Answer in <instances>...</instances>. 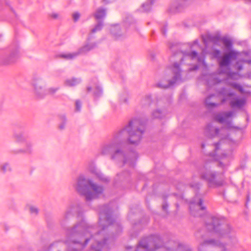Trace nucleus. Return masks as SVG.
<instances>
[{
  "label": "nucleus",
  "instance_id": "nucleus-53",
  "mask_svg": "<svg viewBox=\"0 0 251 251\" xmlns=\"http://www.w3.org/2000/svg\"><path fill=\"white\" fill-rule=\"evenodd\" d=\"M53 246V244H51L50 247H49V248L48 249V250H50V249L51 248V247Z\"/></svg>",
  "mask_w": 251,
  "mask_h": 251
},
{
  "label": "nucleus",
  "instance_id": "nucleus-18",
  "mask_svg": "<svg viewBox=\"0 0 251 251\" xmlns=\"http://www.w3.org/2000/svg\"><path fill=\"white\" fill-rule=\"evenodd\" d=\"M127 24L128 22L126 21L123 27L120 28L119 26H116L112 29V33L116 39L121 40L126 36V27Z\"/></svg>",
  "mask_w": 251,
  "mask_h": 251
},
{
  "label": "nucleus",
  "instance_id": "nucleus-40",
  "mask_svg": "<svg viewBox=\"0 0 251 251\" xmlns=\"http://www.w3.org/2000/svg\"><path fill=\"white\" fill-rule=\"evenodd\" d=\"M75 111L77 112L80 111L81 108V106H82V103H81V101L79 100H76L75 102Z\"/></svg>",
  "mask_w": 251,
  "mask_h": 251
},
{
  "label": "nucleus",
  "instance_id": "nucleus-34",
  "mask_svg": "<svg viewBox=\"0 0 251 251\" xmlns=\"http://www.w3.org/2000/svg\"><path fill=\"white\" fill-rule=\"evenodd\" d=\"M102 90L99 86H97L94 91V96L96 98H99L102 96Z\"/></svg>",
  "mask_w": 251,
  "mask_h": 251
},
{
  "label": "nucleus",
  "instance_id": "nucleus-48",
  "mask_svg": "<svg viewBox=\"0 0 251 251\" xmlns=\"http://www.w3.org/2000/svg\"><path fill=\"white\" fill-rule=\"evenodd\" d=\"M129 26L133 29H136V25L135 21L129 24Z\"/></svg>",
  "mask_w": 251,
  "mask_h": 251
},
{
  "label": "nucleus",
  "instance_id": "nucleus-32",
  "mask_svg": "<svg viewBox=\"0 0 251 251\" xmlns=\"http://www.w3.org/2000/svg\"><path fill=\"white\" fill-rule=\"evenodd\" d=\"M154 0H149L147 2L142 4V8L145 12H148L151 9V6L153 4Z\"/></svg>",
  "mask_w": 251,
  "mask_h": 251
},
{
  "label": "nucleus",
  "instance_id": "nucleus-7",
  "mask_svg": "<svg viewBox=\"0 0 251 251\" xmlns=\"http://www.w3.org/2000/svg\"><path fill=\"white\" fill-rule=\"evenodd\" d=\"M207 229L217 233L219 236L231 239L234 237V230L229 225L226 224L225 219L218 216H211L205 223Z\"/></svg>",
  "mask_w": 251,
  "mask_h": 251
},
{
  "label": "nucleus",
  "instance_id": "nucleus-28",
  "mask_svg": "<svg viewBox=\"0 0 251 251\" xmlns=\"http://www.w3.org/2000/svg\"><path fill=\"white\" fill-rule=\"evenodd\" d=\"M215 95L214 94L211 95L209 96L205 100V104L206 106V107L208 108H211L213 107H215L217 106L219 104L215 103V102H211L209 101L211 97L214 96Z\"/></svg>",
  "mask_w": 251,
  "mask_h": 251
},
{
  "label": "nucleus",
  "instance_id": "nucleus-27",
  "mask_svg": "<svg viewBox=\"0 0 251 251\" xmlns=\"http://www.w3.org/2000/svg\"><path fill=\"white\" fill-rule=\"evenodd\" d=\"M18 49H16L13 51H12L11 53L10 56H9L7 63H11L15 62V61L18 57Z\"/></svg>",
  "mask_w": 251,
  "mask_h": 251
},
{
  "label": "nucleus",
  "instance_id": "nucleus-17",
  "mask_svg": "<svg viewBox=\"0 0 251 251\" xmlns=\"http://www.w3.org/2000/svg\"><path fill=\"white\" fill-rule=\"evenodd\" d=\"M190 3V0H175L172 4L171 9L173 11L180 12Z\"/></svg>",
  "mask_w": 251,
  "mask_h": 251
},
{
  "label": "nucleus",
  "instance_id": "nucleus-39",
  "mask_svg": "<svg viewBox=\"0 0 251 251\" xmlns=\"http://www.w3.org/2000/svg\"><path fill=\"white\" fill-rule=\"evenodd\" d=\"M161 32L162 34L166 36L167 32V24L166 23L163 24L161 26Z\"/></svg>",
  "mask_w": 251,
  "mask_h": 251
},
{
  "label": "nucleus",
  "instance_id": "nucleus-22",
  "mask_svg": "<svg viewBox=\"0 0 251 251\" xmlns=\"http://www.w3.org/2000/svg\"><path fill=\"white\" fill-rule=\"evenodd\" d=\"M33 151L32 144L30 141H25V147L24 149H20L16 151V153H25L31 154Z\"/></svg>",
  "mask_w": 251,
  "mask_h": 251
},
{
  "label": "nucleus",
  "instance_id": "nucleus-35",
  "mask_svg": "<svg viewBox=\"0 0 251 251\" xmlns=\"http://www.w3.org/2000/svg\"><path fill=\"white\" fill-rule=\"evenodd\" d=\"M227 85L232 87L233 88L238 90L240 92L243 91V89L242 86L236 82H228Z\"/></svg>",
  "mask_w": 251,
  "mask_h": 251
},
{
  "label": "nucleus",
  "instance_id": "nucleus-55",
  "mask_svg": "<svg viewBox=\"0 0 251 251\" xmlns=\"http://www.w3.org/2000/svg\"><path fill=\"white\" fill-rule=\"evenodd\" d=\"M176 208H178V207H179V205H178V203H176Z\"/></svg>",
  "mask_w": 251,
  "mask_h": 251
},
{
  "label": "nucleus",
  "instance_id": "nucleus-3",
  "mask_svg": "<svg viewBox=\"0 0 251 251\" xmlns=\"http://www.w3.org/2000/svg\"><path fill=\"white\" fill-rule=\"evenodd\" d=\"M135 251H192L187 246L170 240L165 242L159 235L153 234L142 239Z\"/></svg>",
  "mask_w": 251,
  "mask_h": 251
},
{
  "label": "nucleus",
  "instance_id": "nucleus-33",
  "mask_svg": "<svg viewBox=\"0 0 251 251\" xmlns=\"http://www.w3.org/2000/svg\"><path fill=\"white\" fill-rule=\"evenodd\" d=\"M96 176L100 180L103 182H106L110 180L109 177L106 176L100 171Z\"/></svg>",
  "mask_w": 251,
  "mask_h": 251
},
{
  "label": "nucleus",
  "instance_id": "nucleus-25",
  "mask_svg": "<svg viewBox=\"0 0 251 251\" xmlns=\"http://www.w3.org/2000/svg\"><path fill=\"white\" fill-rule=\"evenodd\" d=\"M152 101L151 96V95H145L141 100V104L143 106L150 105Z\"/></svg>",
  "mask_w": 251,
  "mask_h": 251
},
{
  "label": "nucleus",
  "instance_id": "nucleus-30",
  "mask_svg": "<svg viewBox=\"0 0 251 251\" xmlns=\"http://www.w3.org/2000/svg\"><path fill=\"white\" fill-rule=\"evenodd\" d=\"M130 176L129 173L128 171H125L121 174L117 175V178L116 181H123L126 180Z\"/></svg>",
  "mask_w": 251,
  "mask_h": 251
},
{
  "label": "nucleus",
  "instance_id": "nucleus-38",
  "mask_svg": "<svg viewBox=\"0 0 251 251\" xmlns=\"http://www.w3.org/2000/svg\"><path fill=\"white\" fill-rule=\"evenodd\" d=\"M226 138L225 139H221L219 142L214 143V145L215 147V151L217 152L220 149V145L224 142L225 141H226Z\"/></svg>",
  "mask_w": 251,
  "mask_h": 251
},
{
  "label": "nucleus",
  "instance_id": "nucleus-26",
  "mask_svg": "<svg viewBox=\"0 0 251 251\" xmlns=\"http://www.w3.org/2000/svg\"><path fill=\"white\" fill-rule=\"evenodd\" d=\"M60 123L58 126V128L60 130H63L66 127L67 124V118L65 115H61L59 116Z\"/></svg>",
  "mask_w": 251,
  "mask_h": 251
},
{
  "label": "nucleus",
  "instance_id": "nucleus-5",
  "mask_svg": "<svg viewBox=\"0 0 251 251\" xmlns=\"http://www.w3.org/2000/svg\"><path fill=\"white\" fill-rule=\"evenodd\" d=\"M74 186L77 193L85 197L86 201L98 198L104 191L102 186L94 183L91 179L83 175L76 178Z\"/></svg>",
  "mask_w": 251,
  "mask_h": 251
},
{
  "label": "nucleus",
  "instance_id": "nucleus-10",
  "mask_svg": "<svg viewBox=\"0 0 251 251\" xmlns=\"http://www.w3.org/2000/svg\"><path fill=\"white\" fill-rule=\"evenodd\" d=\"M199 251H226L225 245L218 240L210 239L204 241L199 247Z\"/></svg>",
  "mask_w": 251,
  "mask_h": 251
},
{
  "label": "nucleus",
  "instance_id": "nucleus-23",
  "mask_svg": "<svg viewBox=\"0 0 251 251\" xmlns=\"http://www.w3.org/2000/svg\"><path fill=\"white\" fill-rule=\"evenodd\" d=\"M245 103V100L243 99H239L238 98H234L230 101L229 104L232 108L237 107L241 108Z\"/></svg>",
  "mask_w": 251,
  "mask_h": 251
},
{
  "label": "nucleus",
  "instance_id": "nucleus-42",
  "mask_svg": "<svg viewBox=\"0 0 251 251\" xmlns=\"http://www.w3.org/2000/svg\"><path fill=\"white\" fill-rule=\"evenodd\" d=\"M29 211L31 214L37 215L39 212L38 209L34 206H30L29 207Z\"/></svg>",
  "mask_w": 251,
  "mask_h": 251
},
{
  "label": "nucleus",
  "instance_id": "nucleus-41",
  "mask_svg": "<svg viewBox=\"0 0 251 251\" xmlns=\"http://www.w3.org/2000/svg\"><path fill=\"white\" fill-rule=\"evenodd\" d=\"M89 171L91 173L96 175L100 170H99L95 165H92L89 167Z\"/></svg>",
  "mask_w": 251,
  "mask_h": 251
},
{
  "label": "nucleus",
  "instance_id": "nucleus-49",
  "mask_svg": "<svg viewBox=\"0 0 251 251\" xmlns=\"http://www.w3.org/2000/svg\"><path fill=\"white\" fill-rule=\"evenodd\" d=\"M50 16L53 19H57L58 17V15L57 13H52Z\"/></svg>",
  "mask_w": 251,
  "mask_h": 251
},
{
  "label": "nucleus",
  "instance_id": "nucleus-12",
  "mask_svg": "<svg viewBox=\"0 0 251 251\" xmlns=\"http://www.w3.org/2000/svg\"><path fill=\"white\" fill-rule=\"evenodd\" d=\"M97 46L95 43L87 44L79 48L77 51L72 53H62L59 54V57L66 60L73 59L79 55L84 54L90 50L96 48Z\"/></svg>",
  "mask_w": 251,
  "mask_h": 251
},
{
  "label": "nucleus",
  "instance_id": "nucleus-8",
  "mask_svg": "<svg viewBox=\"0 0 251 251\" xmlns=\"http://www.w3.org/2000/svg\"><path fill=\"white\" fill-rule=\"evenodd\" d=\"M202 184L200 182L192 181L189 184V186L195 193V196L190 201L189 209L191 214L194 217L201 215L200 210H204L206 207L203 205V194L200 192Z\"/></svg>",
  "mask_w": 251,
  "mask_h": 251
},
{
  "label": "nucleus",
  "instance_id": "nucleus-15",
  "mask_svg": "<svg viewBox=\"0 0 251 251\" xmlns=\"http://www.w3.org/2000/svg\"><path fill=\"white\" fill-rule=\"evenodd\" d=\"M80 210V205L77 203L70 204L65 212L63 219L61 221V224L63 225L66 221H67L70 217L73 216L75 213H79Z\"/></svg>",
  "mask_w": 251,
  "mask_h": 251
},
{
  "label": "nucleus",
  "instance_id": "nucleus-43",
  "mask_svg": "<svg viewBox=\"0 0 251 251\" xmlns=\"http://www.w3.org/2000/svg\"><path fill=\"white\" fill-rule=\"evenodd\" d=\"M166 198H164L165 201L163 202L162 207L163 210L167 212V209L169 207V204H168V202L166 201Z\"/></svg>",
  "mask_w": 251,
  "mask_h": 251
},
{
  "label": "nucleus",
  "instance_id": "nucleus-13",
  "mask_svg": "<svg viewBox=\"0 0 251 251\" xmlns=\"http://www.w3.org/2000/svg\"><path fill=\"white\" fill-rule=\"evenodd\" d=\"M106 16V9L105 8L100 7L98 8L94 14V17L98 21L95 26L91 29V33H94L97 31H100L103 26V19Z\"/></svg>",
  "mask_w": 251,
  "mask_h": 251
},
{
  "label": "nucleus",
  "instance_id": "nucleus-37",
  "mask_svg": "<svg viewBox=\"0 0 251 251\" xmlns=\"http://www.w3.org/2000/svg\"><path fill=\"white\" fill-rule=\"evenodd\" d=\"M11 171V168L9 164L4 163L1 165L0 166V171L3 173H5L8 172H10Z\"/></svg>",
  "mask_w": 251,
  "mask_h": 251
},
{
  "label": "nucleus",
  "instance_id": "nucleus-31",
  "mask_svg": "<svg viewBox=\"0 0 251 251\" xmlns=\"http://www.w3.org/2000/svg\"><path fill=\"white\" fill-rule=\"evenodd\" d=\"M165 116V112L159 109H157L152 113V117L153 118L161 119Z\"/></svg>",
  "mask_w": 251,
  "mask_h": 251
},
{
  "label": "nucleus",
  "instance_id": "nucleus-44",
  "mask_svg": "<svg viewBox=\"0 0 251 251\" xmlns=\"http://www.w3.org/2000/svg\"><path fill=\"white\" fill-rule=\"evenodd\" d=\"M73 20L75 22L78 21L80 17V14L78 12H75L73 15Z\"/></svg>",
  "mask_w": 251,
  "mask_h": 251
},
{
  "label": "nucleus",
  "instance_id": "nucleus-20",
  "mask_svg": "<svg viewBox=\"0 0 251 251\" xmlns=\"http://www.w3.org/2000/svg\"><path fill=\"white\" fill-rule=\"evenodd\" d=\"M219 93L224 97L221 101L222 103H224L227 100L229 97L235 96V93L232 91L230 89L226 87L221 88L219 91Z\"/></svg>",
  "mask_w": 251,
  "mask_h": 251
},
{
  "label": "nucleus",
  "instance_id": "nucleus-2",
  "mask_svg": "<svg viewBox=\"0 0 251 251\" xmlns=\"http://www.w3.org/2000/svg\"><path fill=\"white\" fill-rule=\"evenodd\" d=\"M146 124V120L136 118L132 119L127 125L114 134L110 142L103 145L101 153L111 155V159L117 163L121 162L123 165L134 168L138 157L137 153L134 151H130L125 153L119 147L126 141L130 144H138L144 133Z\"/></svg>",
  "mask_w": 251,
  "mask_h": 251
},
{
  "label": "nucleus",
  "instance_id": "nucleus-4",
  "mask_svg": "<svg viewBox=\"0 0 251 251\" xmlns=\"http://www.w3.org/2000/svg\"><path fill=\"white\" fill-rule=\"evenodd\" d=\"M169 48L171 50L174 56H179L180 57L179 62H174L173 64L171 70L174 74V76L172 80H170L166 85H163L161 83H158L157 86L161 88H167L176 83L177 81L181 79V69L180 66L183 64L184 59L190 58L191 59H197L199 63H204V59L198 56V52L193 50L191 52L183 51L181 50L180 45L177 43H169Z\"/></svg>",
  "mask_w": 251,
  "mask_h": 251
},
{
  "label": "nucleus",
  "instance_id": "nucleus-9",
  "mask_svg": "<svg viewBox=\"0 0 251 251\" xmlns=\"http://www.w3.org/2000/svg\"><path fill=\"white\" fill-rule=\"evenodd\" d=\"M225 172H219L210 169L202 168L199 171L201 179L207 183L209 188H218L225 184Z\"/></svg>",
  "mask_w": 251,
  "mask_h": 251
},
{
  "label": "nucleus",
  "instance_id": "nucleus-36",
  "mask_svg": "<svg viewBox=\"0 0 251 251\" xmlns=\"http://www.w3.org/2000/svg\"><path fill=\"white\" fill-rule=\"evenodd\" d=\"M59 87H50L47 89V95H52L54 94L59 89Z\"/></svg>",
  "mask_w": 251,
  "mask_h": 251
},
{
  "label": "nucleus",
  "instance_id": "nucleus-52",
  "mask_svg": "<svg viewBox=\"0 0 251 251\" xmlns=\"http://www.w3.org/2000/svg\"><path fill=\"white\" fill-rule=\"evenodd\" d=\"M103 1L106 4L109 2L108 0H103Z\"/></svg>",
  "mask_w": 251,
  "mask_h": 251
},
{
  "label": "nucleus",
  "instance_id": "nucleus-16",
  "mask_svg": "<svg viewBox=\"0 0 251 251\" xmlns=\"http://www.w3.org/2000/svg\"><path fill=\"white\" fill-rule=\"evenodd\" d=\"M233 151H230L226 152L223 153L221 156V161L218 163V166L221 167L223 170L226 169L229 165V161L233 158Z\"/></svg>",
  "mask_w": 251,
  "mask_h": 251
},
{
  "label": "nucleus",
  "instance_id": "nucleus-19",
  "mask_svg": "<svg viewBox=\"0 0 251 251\" xmlns=\"http://www.w3.org/2000/svg\"><path fill=\"white\" fill-rule=\"evenodd\" d=\"M220 129L213 126L211 123L208 124L205 128V133L207 136L210 138H213L219 136Z\"/></svg>",
  "mask_w": 251,
  "mask_h": 251
},
{
  "label": "nucleus",
  "instance_id": "nucleus-29",
  "mask_svg": "<svg viewBox=\"0 0 251 251\" xmlns=\"http://www.w3.org/2000/svg\"><path fill=\"white\" fill-rule=\"evenodd\" d=\"M14 138L18 142H25L26 141V138L22 133H15Z\"/></svg>",
  "mask_w": 251,
  "mask_h": 251
},
{
  "label": "nucleus",
  "instance_id": "nucleus-45",
  "mask_svg": "<svg viewBox=\"0 0 251 251\" xmlns=\"http://www.w3.org/2000/svg\"><path fill=\"white\" fill-rule=\"evenodd\" d=\"M236 69L238 71H241L243 69V67L242 64L240 63L239 62H237L236 64Z\"/></svg>",
  "mask_w": 251,
  "mask_h": 251
},
{
  "label": "nucleus",
  "instance_id": "nucleus-11",
  "mask_svg": "<svg viewBox=\"0 0 251 251\" xmlns=\"http://www.w3.org/2000/svg\"><path fill=\"white\" fill-rule=\"evenodd\" d=\"M32 85L36 98L43 99L47 96V89L45 88V82L41 77L34 76L32 80Z\"/></svg>",
  "mask_w": 251,
  "mask_h": 251
},
{
  "label": "nucleus",
  "instance_id": "nucleus-21",
  "mask_svg": "<svg viewBox=\"0 0 251 251\" xmlns=\"http://www.w3.org/2000/svg\"><path fill=\"white\" fill-rule=\"evenodd\" d=\"M229 66H230V65L227 67H224L223 68H221L220 67V69H221V73H223V74H226L228 78H230V79H234V80L238 79L240 76V74L238 73L231 72L229 70L224 69L225 68H228Z\"/></svg>",
  "mask_w": 251,
  "mask_h": 251
},
{
  "label": "nucleus",
  "instance_id": "nucleus-6",
  "mask_svg": "<svg viewBox=\"0 0 251 251\" xmlns=\"http://www.w3.org/2000/svg\"><path fill=\"white\" fill-rule=\"evenodd\" d=\"M214 42L221 41L225 46L226 51L221 55V52L219 50H215L213 52V56L217 59L219 67L223 68L230 65L232 61L236 60L238 55V52L232 49L233 43L231 40L226 36L220 37L216 35L212 38Z\"/></svg>",
  "mask_w": 251,
  "mask_h": 251
},
{
  "label": "nucleus",
  "instance_id": "nucleus-54",
  "mask_svg": "<svg viewBox=\"0 0 251 251\" xmlns=\"http://www.w3.org/2000/svg\"><path fill=\"white\" fill-rule=\"evenodd\" d=\"M204 146H205V145H204V144H201V148H202V149H203V148H204Z\"/></svg>",
  "mask_w": 251,
  "mask_h": 251
},
{
  "label": "nucleus",
  "instance_id": "nucleus-1",
  "mask_svg": "<svg viewBox=\"0 0 251 251\" xmlns=\"http://www.w3.org/2000/svg\"><path fill=\"white\" fill-rule=\"evenodd\" d=\"M112 213L109 204L101 206L99 221L101 229L95 235L93 234L95 230L94 226H89L83 218L73 227L67 228L66 235L72 242L82 244L83 247H85L95 236L96 242L91 246L93 250L101 251L104 248L108 249L109 245L114 242L116 236L122 230L121 225L113 218Z\"/></svg>",
  "mask_w": 251,
  "mask_h": 251
},
{
  "label": "nucleus",
  "instance_id": "nucleus-56",
  "mask_svg": "<svg viewBox=\"0 0 251 251\" xmlns=\"http://www.w3.org/2000/svg\"><path fill=\"white\" fill-rule=\"evenodd\" d=\"M124 101L125 102H126L127 100L125 99Z\"/></svg>",
  "mask_w": 251,
  "mask_h": 251
},
{
  "label": "nucleus",
  "instance_id": "nucleus-46",
  "mask_svg": "<svg viewBox=\"0 0 251 251\" xmlns=\"http://www.w3.org/2000/svg\"><path fill=\"white\" fill-rule=\"evenodd\" d=\"M199 68V67L198 65H195L193 67L189 68L188 70L190 72H192L198 70Z\"/></svg>",
  "mask_w": 251,
  "mask_h": 251
},
{
  "label": "nucleus",
  "instance_id": "nucleus-51",
  "mask_svg": "<svg viewBox=\"0 0 251 251\" xmlns=\"http://www.w3.org/2000/svg\"><path fill=\"white\" fill-rule=\"evenodd\" d=\"M91 90H92L91 87L88 86V87H87V91L88 92H90L91 91Z\"/></svg>",
  "mask_w": 251,
  "mask_h": 251
},
{
  "label": "nucleus",
  "instance_id": "nucleus-50",
  "mask_svg": "<svg viewBox=\"0 0 251 251\" xmlns=\"http://www.w3.org/2000/svg\"><path fill=\"white\" fill-rule=\"evenodd\" d=\"M195 45H198V40L197 39L194 40L193 42V45L194 46Z\"/></svg>",
  "mask_w": 251,
  "mask_h": 251
},
{
  "label": "nucleus",
  "instance_id": "nucleus-24",
  "mask_svg": "<svg viewBox=\"0 0 251 251\" xmlns=\"http://www.w3.org/2000/svg\"><path fill=\"white\" fill-rule=\"evenodd\" d=\"M81 82V79L79 78H72L68 79L65 81V84L68 86H75Z\"/></svg>",
  "mask_w": 251,
  "mask_h": 251
},
{
  "label": "nucleus",
  "instance_id": "nucleus-14",
  "mask_svg": "<svg viewBox=\"0 0 251 251\" xmlns=\"http://www.w3.org/2000/svg\"><path fill=\"white\" fill-rule=\"evenodd\" d=\"M233 114L234 112L232 111L219 113L214 116V120L220 124L226 123L227 126H230L231 121L227 120L226 119L232 117Z\"/></svg>",
  "mask_w": 251,
  "mask_h": 251
},
{
  "label": "nucleus",
  "instance_id": "nucleus-47",
  "mask_svg": "<svg viewBox=\"0 0 251 251\" xmlns=\"http://www.w3.org/2000/svg\"><path fill=\"white\" fill-rule=\"evenodd\" d=\"M250 197L249 194H248L247 196L246 202L245 204V206L246 208H248V203L250 202Z\"/></svg>",
  "mask_w": 251,
  "mask_h": 251
}]
</instances>
